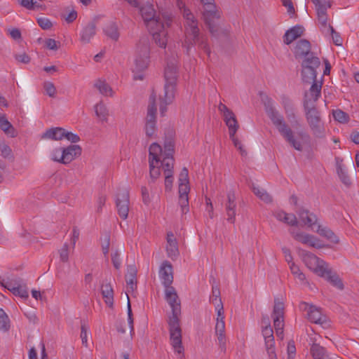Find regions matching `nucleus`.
I'll return each instance as SVG.
<instances>
[{"label": "nucleus", "instance_id": "603ef678", "mask_svg": "<svg viewBox=\"0 0 359 359\" xmlns=\"http://www.w3.org/2000/svg\"><path fill=\"white\" fill-rule=\"evenodd\" d=\"M43 88L46 91V93L51 97H54L56 94V88L53 84V83L50 81H46L43 83Z\"/></svg>", "mask_w": 359, "mask_h": 359}, {"label": "nucleus", "instance_id": "72a5a7b5", "mask_svg": "<svg viewBox=\"0 0 359 359\" xmlns=\"http://www.w3.org/2000/svg\"><path fill=\"white\" fill-rule=\"evenodd\" d=\"M95 25L94 23H90L86 25L81 35V40L83 43H87L90 42V39L95 34Z\"/></svg>", "mask_w": 359, "mask_h": 359}, {"label": "nucleus", "instance_id": "9b49d317", "mask_svg": "<svg viewBox=\"0 0 359 359\" xmlns=\"http://www.w3.org/2000/svg\"><path fill=\"white\" fill-rule=\"evenodd\" d=\"M313 83L309 90L304 93V108L309 107H316V102L318 100L321 94L322 82L317 81L316 79L311 81Z\"/></svg>", "mask_w": 359, "mask_h": 359}, {"label": "nucleus", "instance_id": "6e6552de", "mask_svg": "<svg viewBox=\"0 0 359 359\" xmlns=\"http://www.w3.org/2000/svg\"><path fill=\"white\" fill-rule=\"evenodd\" d=\"M308 124L314 135L318 137L323 136L324 128L320 112L316 107L304 108Z\"/></svg>", "mask_w": 359, "mask_h": 359}, {"label": "nucleus", "instance_id": "393cba45", "mask_svg": "<svg viewBox=\"0 0 359 359\" xmlns=\"http://www.w3.org/2000/svg\"><path fill=\"white\" fill-rule=\"evenodd\" d=\"M166 251L169 257L173 259L179 254L177 243L172 232L167 234Z\"/></svg>", "mask_w": 359, "mask_h": 359}, {"label": "nucleus", "instance_id": "4d7b16f0", "mask_svg": "<svg viewBox=\"0 0 359 359\" xmlns=\"http://www.w3.org/2000/svg\"><path fill=\"white\" fill-rule=\"evenodd\" d=\"M327 31L330 32L331 33V35H332V39H333V41L334 43H335V45L337 46H340L341 45V43H342V39L339 35V33H337L334 29V28L332 27V26L331 25H328L327 27Z\"/></svg>", "mask_w": 359, "mask_h": 359}, {"label": "nucleus", "instance_id": "052dcab7", "mask_svg": "<svg viewBox=\"0 0 359 359\" xmlns=\"http://www.w3.org/2000/svg\"><path fill=\"white\" fill-rule=\"evenodd\" d=\"M163 156H172L174 152V144L169 140L164 144Z\"/></svg>", "mask_w": 359, "mask_h": 359}, {"label": "nucleus", "instance_id": "4be33fe9", "mask_svg": "<svg viewBox=\"0 0 359 359\" xmlns=\"http://www.w3.org/2000/svg\"><path fill=\"white\" fill-rule=\"evenodd\" d=\"M311 52V46L306 39H301L298 41L294 49V55L296 59H303L308 57Z\"/></svg>", "mask_w": 359, "mask_h": 359}, {"label": "nucleus", "instance_id": "f03ea898", "mask_svg": "<svg viewBox=\"0 0 359 359\" xmlns=\"http://www.w3.org/2000/svg\"><path fill=\"white\" fill-rule=\"evenodd\" d=\"M264 107L266 115L285 140L294 149L302 151V143L295 139L294 132L285 121L283 116L273 106L271 99L269 98L264 103Z\"/></svg>", "mask_w": 359, "mask_h": 359}, {"label": "nucleus", "instance_id": "f8f14e48", "mask_svg": "<svg viewBox=\"0 0 359 359\" xmlns=\"http://www.w3.org/2000/svg\"><path fill=\"white\" fill-rule=\"evenodd\" d=\"M299 307L300 309L306 312V318L310 322L320 325L326 322V317L323 315L319 308L306 302L301 303Z\"/></svg>", "mask_w": 359, "mask_h": 359}, {"label": "nucleus", "instance_id": "c756f323", "mask_svg": "<svg viewBox=\"0 0 359 359\" xmlns=\"http://www.w3.org/2000/svg\"><path fill=\"white\" fill-rule=\"evenodd\" d=\"M330 7V4H324L318 6H316L318 19L322 27L325 29L327 27V10Z\"/></svg>", "mask_w": 359, "mask_h": 359}, {"label": "nucleus", "instance_id": "7c9ffc66", "mask_svg": "<svg viewBox=\"0 0 359 359\" xmlns=\"http://www.w3.org/2000/svg\"><path fill=\"white\" fill-rule=\"evenodd\" d=\"M94 109L95 114L100 120L102 122H107L109 110L107 106L102 102H100L95 105Z\"/></svg>", "mask_w": 359, "mask_h": 359}, {"label": "nucleus", "instance_id": "680f3d73", "mask_svg": "<svg viewBox=\"0 0 359 359\" xmlns=\"http://www.w3.org/2000/svg\"><path fill=\"white\" fill-rule=\"evenodd\" d=\"M37 22L43 29H50L53 26L51 21L46 18H38Z\"/></svg>", "mask_w": 359, "mask_h": 359}, {"label": "nucleus", "instance_id": "774afa93", "mask_svg": "<svg viewBox=\"0 0 359 359\" xmlns=\"http://www.w3.org/2000/svg\"><path fill=\"white\" fill-rule=\"evenodd\" d=\"M41 138L56 140V128H53L47 130L42 135Z\"/></svg>", "mask_w": 359, "mask_h": 359}, {"label": "nucleus", "instance_id": "412c9836", "mask_svg": "<svg viewBox=\"0 0 359 359\" xmlns=\"http://www.w3.org/2000/svg\"><path fill=\"white\" fill-rule=\"evenodd\" d=\"M203 17L205 25H207L209 32L215 35L217 34L218 29L214 23L215 19H219L220 14L217 9L212 11H203Z\"/></svg>", "mask_w": 359, "mask_h": 359}, {"label": "nucleus", "instance_id": "7ed1b4c3", "mask_svg": "<svg viewBox=\"0 0 359 359\" xmlns=\"http://www.w3.org/2000/svg\"><path fill=\"white\" fill-rule=\"evenodd\" d=\"M177 77V67L173 63L168 64L164 73L165 83L163 95L159 96L160 112L162 116H164L167 111L166 106L170 104L175 99Z\"/></svg>", "mask_w": 359, "mask_h": 359}, {"label": "nucleus", "instance_id": "3c124183", "mask_svg": "<svg viewBox=\"0 0 359 359\" xmlns=\"http://www.w3.org/2000/svg\"><path fill=\"white\" fill-rule=\"evenodd\" d=\"M226 125L227 126V127L229 128V136H233V135H236V133L239 128V125L236 120V116L233 118L231 119L228 122V123H226Z\"/></svg>", "mask_w": 359, "mask_h": 359}, {"label": "nucleus", "instance_id": "c03bdc74", "mask_svg": "<svg viewBox=\"0 0 359 359\" xmlns=\"http://www.w3.org/2000/svg\"><path fill=\"white\" fill-rule=\"evenodd\" d=\"M10 328V321L5 311L0 309V330L6 332Z\"/></svg>", "mask_w": 359, "mask_h": 359}, {"label": "nucleus", "instance_id": "bf43d9fd", "mask_svg": "<svg viewBox=\"0 0 359 359\" xmlns=\"http://www.w3.org/2000/svg\"><path fill=\"white\" fill-rule=\"evenodd\" d=\"M128 322L130 327V334H132L134 332V327H133V312L131 309V305L129 300V297H128Z\"/></svg>", "mask_w": 359, "mask_h": 359}, {"label": "nucleus", "instance_id": "39448f33", "mask_svg": "<svg viewBox=\"0 0 359 359\" xmlns=\"http://www.w3.org/2000/svg\"><path fill=\"white\" fill-rule=\"evenodd\" d=\"M149 45L147 38H142L137 44V49L135 55V67L133 69L134 72L135 80H142L144 76L142 74H139L144 71L149 65Z\"/></svg>", "mask_w": 359, "mask_h": 359}, {"label": "nucleus", "instance_id": "473e14b6", "mask_svg": "<svg viewBox=\"0 0 359 359\" xmlns=\"http://www.w3.org/2000/svg\"><path fill=\"white\" fill-rule=\"evenodd\" d=\"M174 162L173 156H163L161 159L159 165L162 167L164 175L173 173Z\"/></svg>", "mask_w": 359, "mask_h": 359}, {"label": "nucleus", "instance_id": "b1692460", "mask_svg": "<svg viewBox=\"0 0 359 359\" xmlns=\"http://www.w3.org/2000/svg\"><path fill=\"white\" fill-rule=\"evenodd\" d=\"M304 32V28L301 25H296L288 29L283 36V41L289 45L297 38L300 37Z\"/></svg>", "mask_w": 359, "mask_h": 359}, {"label": "nucleus", "instance_id": "f704fd0d", "mask_svg": "<svg viewBox=\"0 0 359 359\" xmlns=\"http://www.w3.org/2000/svg\"><path fill=\"white\" fill-rule=\"evenodd\" d=\"M320 260V258L311 252H306L303 256V262L309 269L313 271L319 264Z\"/></svg>", "mask_w": 359, "mask_h": 359}, {"label": "nucleus", "instance_id": "a878e982", "mask_svg": "<svg viewBox=\"0 0 359 359\" xmlns=\"http://www.w3.org/2000/svg\"><path fill=\"white\" fill-rule=\"evenodd\" d=\"M101 293L105 304L110 308L114 305V290L110 283H103L101 286Z\"/></svg>", "mask_w": 359, "mask_h": 359}, {"label": "nucleus", "instance_id": "dca6fc26", "mask_svg": "<svg viewBox=\"0 0 359 359\" xmlns=\"http://www.w3.org/2000/svg\"><path fill=\"white\" fill-rule=\"evenodd\" d=\"M291 234L296 241L310 247L318 249L326 247V245L322 243L320 239L313 235L303 232H295L294 231H291Z\"/></svg>", "mask_w": 359, "mask_h": 359}, {"label": "nucleus", "instance_id": "f257e3e1", "mask_svg": "<svg viewBox=\"0 0 359 359\" xmlns=\"http://www.w3.org/2000/svg\"><path fill=\"white\" fill-rule=\"evenodd\" d=\"M165 297L172 310V314L169 316L168 319L170 343L175 351L181 354L184 352V347L182 343V329L180 327V299L172 286L165 287Z\"/></svg>", "mask_w": 359, "mask_h": 359}, {"label": "nucleus", "instance_id": "8fccbe9b", "mask_svg": "<svg viewBox=\"0 0 359 359\" xmlns=\"http://www.w3.org/2000/svg\"><path fill=\"white\" fill-rule=\"evenodd\" d=\"M12 293L15 296H19L24 299H27L29 297L26 287L22 286V285H19L18 287L12 288Z\"/></svg>", "mask_w": 359, "mask_h": 359}, {"label": "nucleus", "instance_id": "c85d7f7f", "mask_svg": "<svg viewBox=\"0 0 359 359\" xmlns=\"http://www.w3.org/2000/svg\"><path fill=\"white\" fill-rule=\"evenodd\" d=\"M0 128L7 135L14 137L17 133L12 124L8 121L5 114H0Z\"/></svg>", "mask_w": 359, "mask_h": 359}, {"label": "nucleus", "instance_id": "ddd939ff", "mask_svg": "<svg viewBox=\"0 0 359 359\" xmlns=\"http://www.w3.org/2000/svg\"><path fill=\"white\" fill-rule=\"evenodd\" d=\"M171 19L168 18L165 22H162L163 27L160 26H154V29H149L152 35L153 39L156 43L161 48H165L167 44V32L165 27H169L171 23Z\"/></svg>", "mask_w": 359, "mask_h": 359}, {"label": "nucleus", "instance_id": "37998d69", "mask_svg": "<svg viewBox=\"0 0 359 359\" xmlns=\"http://www.w3.org/2000/svg\"><path fill=\"white\" fill-rule=\"evenodd\" d=\"M337 172L338 174L339 177L343 184L346 186L348 187L351 185V180L347 173L345 172L342 165L341 164H338L337 166Z\"/></svg>", "mask_w": 359, "mask_h": 359}, {"label": "nucleus", "instance_id": "9d476101", "mask_svg": "<svg viewBox=\"0 0 359 359\" xmlns=\"http://www.w3.org/2000/svg\"><path fill=\"white\" fill-rule=\"evenodd\" d=\"M116 205L120 217L126 219L130 209V194L127 189L123 188L118 190L116 197Z\"/></svg>", "mask_w": 359, "mask_h": 359}, {"label": "nucleus", "instance_id": "aec40b11", "mask_svg": "<svg viewBox=\"0 0 359 359\" xmlns=\"http://www.w3.org/2000/svg\"><path fill=\"white\" fill-rule=\"evenodd\" d=\"M236 196L233 191L227 193V201L225 204V211L226 214V219L231 224H234L236 221Z\"/></svg>", "mask_w": 359, "mask_h": 359}, {"label": "nucleus", "instance_id": "a19ab883", "mask_svg": "<svg viewBox=\"0 0 359 359\" xmlns=\"http://www.w3.org/2000/svg\"><path fill=\"white\" fill-rule=\"evenodd\" d=\"M149 175L150 178L152 182H154L156 179H158L161 175L160 172V165L159 164H156L155 162H154V160L149 161Z\"/></svg>", "mask_w": 359, "mask_h": 359}, {"label": "nucleus", "instance_id": "6e6d98bb", "mask_svg": "<svg viewBox=\"0 0 359 359\" xmlns=\"http://www.w3.org/2000/svg\"><path fill=\"white\" fill-rule=\"evenodd\" d=\"M181 13L185 20L184 23H189L197 20L194 14L187 7L181 11Z\"/></svg>", "mask_w": 359, "mask_h": 359}, {"label": "nucleus", "instance_id": "5fc2aeb1", "mask_svg": "<svg viewBox=\"0 0 359 359\" xmlns=\"http://www.w3.org/2000/svg\"><path fill=\"white\" fill-rule=\"evenodd\" d=\"M215 303H217L216 305H215V310L217 311V318H216V321H223L224 319V307H223V304H222V302H218V299L216 300Z\"/></svg>", "mask_w": 359, "mask_h": 359}, {"label": "nucleus", "instance_id": "e433bc0d", "mask_svg": "<svg viewBox=\"0 0 359 359\" xmlns=\"http://www.w3.org/2000/svg\"><path fill=\"white\" fill-rule=\"evenodd\" d=\"M105 34L114 41H117L119 37L118 27L116 23L111 22L108 23L104 29Z\"/></svg>", "mask_w": 359, "mask_h": 359}, {"label": "nucleus", "instance_id": "c9c22d12", "mask_svg": "<svg viewBox=\"0 0 359 359\" xmlns=\"http://www.w3.org/2000/svg\"><path fill=\"white\" fill-rule=\"evenodd\" d=\"M318 264L313 271L319 276L326 278V276H328L332 271V269L329 268L328 264L323 259H320Z\"/></svg>", "mask_w": 359, "mask_h": 359}, {"label": "nucleus", "instance_id": "20e7f679", "mask_svg": "<svg viewBox=\"0 0 359 359\" xmlns=\"http://www.w3.org/2000/svg\"><path fill=\"white\" fill-rule=\"evenodd\" d=\"M198 24V20L189 23H184V40L183 46L186 48L187 53L189 54L190 49L198 44V47L203 49L209 56L210 50L207 43V38L201 34Z\"/></svg>", "mask_w": 359, "mask_h": 359}, {"label": "nucleus", "instance_id": "4c0bfd02", "mask_svg": "<svg viewBox=\"0 0 359 359\" xmlns=\"http://www.w3.org/2000/svg\"><path fill=\"white\" fill-rule=\"evenodd\" d=\"M94 86L100 91L101 94L103 95H109L111 96L113 95V91L111 88L109 86L105 81L103 80H97L94 84Z\"/></svg>", "mask_w": 359, "mask_h": 359}, {"label": "nucleus", "instance_id": "0e129e2a", "mask_svg": "<svg viewBox=\"0 0 359 359\" xmlns=\"http://www.w3.org/2000/svg\"><path fill=\"white\" fill-rule=\"evenodd\" d=\"M212 295L210 297V302L216 305L217 303H215L216 300L218 299V302H222V299L220 298V290L218 288L217 286H213L212 289Z\"/></svg>", "mask_w": 359, "mask_h": 359}, {"label": "nucleus", "instance_id": "864d4df0", "mask_svg": "<svg viewBox=\"0 0 359 359\" xmlns=\"http://www.w3.org/2000/svg\"><path fill=\"white\" fill-rule=\"evenodd\" d=\"M60 259L62 262H67L69 260V245L65 243L62 248L59 250Z\"/></svg>", "mask_w": 359, "mask_h": 359}, {"label": "nucleus", "instance_id": "5701e85b", "mask_svg": "<svg viewBox=\"0 0 359 359\" xmlns=\"http://www.w3.org/2000/svg\"><path fill=\"white\" fill-rule=\"evenodd\" d=\"M137 270L135 266H129L128 267V274L126 276V281L127 283L126 295L128 297V292H133L137 287Z\"/></svg>", "mask_w": 359, "mask_h": 359}, {"label": "nucleus", "instance_id": "69168bd1", "mask_svg": "<svg viewBox=\"0 0 359 359\" xmlns=\"http://www.w3.org/2000/svg\"><path fill=\"white\" fill-rule=\"evenodd\" d=\"M111 262L116 269H119L121 266L120 253L118 250L111 254Z\"/></svg>", "mask_w": 359, "mask_h": 359}, {"label": "nucleus", "instance_id": "338daca9", "mask_svg": "<svg viewBox=\"0 0 359 359\" xmlns=\"http://www.w3.org/2000/svg\"><path fill=\"white\" fill-rule=\"evenodd\" d=\"M189 183H179V196H188L190 191Z\"/></svg>", "mask_w": 359, "mask_h": 359}, {"label": "nucleus", "instance_id": "423d86ee", "mask_svg": "<svg viewBox=\"0 0 359 359\" xmlns=\"http://www.w3.org/2000/svg\"><path fill=\"white\" fill-rule=\"evenodd\" d=\"M320 65V59L314 53L303 58L301 63L302 80L306 83H311V81H314L317 75L316 69Z\"/></svg>", "mask_w": 359, "mask_h": 359}, {"label": "nucleus", "instance_id": "09e8293b", "mask_svg": "<svg viewBox=\"0 0 359 359\" xmlns=\"http://www.w3.org/2000/svg\"><path fill=\"white\" fill-rule=\"evenodd\" d=\"M178 203L182 214H187L189 211L188 196H179Z\"/></svg>", "mask_w": 359, "mask_h": 359}, {"label": "nucleus", "instance_id": "f3484780", "mask_svg": "<svg viewBox=\"0 0 359 359\" xmlns=\"http://www.w3.org/2000/svg\"><path fill=\"white\" fill-rule=\"evenodd\" d=\"M281 104L283 107L287 119L293 123V126L295 127L301 126V124L297 118L296 109L292 100L288 97L282 95Z\"/></svg>", "mask_w": 359, "mask_h": 359}, {"label": "nucleus", "instance_id": "a211bd4d", "mask_svg": "<svg viewBox=\"0 0 359 359\" xmlns=\"http://www.w3.org/2000/svg\"><path fill=\"white\" fill-rule=\"evenodd\" d=\"M81 154V148L77 144H72L62 148L60 163L68 164Z\"/></svg>", "mask_w": 359, "mask_h": 359}, {"label": "nucleus", "instance_id": "79ce46f5", "mask_svg": "<svg viewBox=\"0 0 359 359\" xmlns=\"http://www.w3.org/2000/svg\"><path fill=\"white\" fill-rule=\"evenodd\" d=\"M22 280L20 278L7 279L1 281V285L12 292V288L18 287L21 285Z\"/></svg>", "mask_w": 359, "mask_h": 359}, {"label": "nucleus", "instance_id": "58836bf2", "mask_svg": "<svg viewBox=\"0 0 359 359\" xmlns=\"http://www.w3.org/2000/svg\"><path fill=\"white\" fill-rule=\"evenodd\" d=\"M325 280L328 281L332 285L340 290H342L344 288L342 280L339 278L336 272L332 271L328 275V276H326Z\"/></svg>", "mask_w": 359, "mask_h": 359}, {"label": "nucleus", "instance_id": "de8ad7c7", "mask_svg": "<svg viewBox=\"0 0 359 359\" xmlns=\"http://www.w3.org/2000/svg\"><path fill=\"white\" fill-rule=\"evenodd\" d=\"M0 151L4 158L11 160L13 159L11 147L4 142H0Z\"/></svg>", "mask_w": 359, "mask_h": 359}, {"label": "nucleus", "instance_id": "a18cd8bd", "mask_svg": "<svg viewBox=\"0 0 359 359\" xmlns=\"http://www.w3.org/2000/svg\"><path fill=\"white\" fill-rule=\"evenodd\" d=\"M332 114L334 120L339 123H345L349 120L348 114L341 109L333 110Z\"/></svg>", "mask_w": 359, "mask_h": 359}, {"label": "nucleus", "instance_id": "cd10ccee", "mask_svg": "<svg viewBox=\"0 0 359 359\" xmlns=\"http://www.w3.org/2000/svg\"><path fill=\"white\" fill-rule=\"evenodd\" d=\"M316 231L321 236L325 237L326 239L330 241L334 244H337L339 242L338 237L334 233L327 227H323L320 225H318Z\"/></svg>", "mask_w": 359, "mask_h": 359}, {"label": "nucleus", "instance_id": "e2e57ef3", "mask_svg": "<svg viewBox=\"0 0 359 359\" xmlns=\"http://www.w3.org/2000/svg\"><path fill=\"white\" fill-rule=\"evenodd\" d=\"M165 189L166 191H170L173 184V173L165 174Z\"/></svg>", "mask_w": 359, "mask_h": 359}, {"label": "nucleus", "instance_id": "49530a36", "mask_svg": "<svg viewBox=\"0 0 359 359\" xmlns=\"http://www.w3.org/2000/svg\"><path fill=\"white\" fill-rule=\"evenodd\" d=\"M290 269L291 271V273L296 277L297 278L299 281H301L302 283H306V276L304 273H302L301 271V270L299 269V267L296 265L294 263H292L290 264Z\"/></svg>", "mask_w": 359, "mask_h": 359}, {"label": "nucleus", "instance_id": "ea45409f", "mask_svg": "<svg viewBox=\"0 0 359 359\" xmlns=\"http://www.w3.org/2000/svg\"><path fill=\"white\" fill-rule=\"evenodd\" d=\"M219 111L222 114L225 123L233 118L236 116L232 110L229 109L225 104L220 103L218 106Z\"/></svg>", "mask_w": 359, "mask_h": 359}, {"label": "nucleus", "instance_id": "13d9d810", "mask_svg": "<svg viewBox=\"0 0 359 359\" xmlns=\"http://www.w3.org/2000/svg\"><path fill=\"white\" fill-rule=\"evenodd\" d=\"M215 335L217 336L218 344L221 351L225 353L226 350V337L225 333L215 334Z\"/></svg>", "mask_w": 359, "mask_h": 359}, {"label": "nucleus", "instance_id": "6ab92c4d", "mask_svg": "<svg viewBox=\"0 0 359 359\" xmlns=\"http://www.w3.org/2000/svg\"><path fill=\"white\" fill-rule=\"evenodd\" d=\"M159 277L165 287H170L173 282L172 266L168 261H163L159 269Z\"/></svg>", "mask_w": 359, "mask_h": 359}, {"label": "nucleus", "instance_id": "1a4fd4ad", "mask_svg": "<svg viewBox=\"0 0 359 359\" xmlns=\"http://www.w3.org/2000/svg\"><path fill=\"white\" fill-rule=\"evenodd\" d=\"M141 15L149 29H154V26L163 27V21L159 17H156L154 5L149 2L144 3L142 5L137 2Z\"/></svg>", "mask_w": 359, "mask_h": 359}, {"label": "nucleus", "instance_id": "bb28decb", "mask_svg": "<svg viewBox=\"0 0 359 359\" xmlns=\"http://www.w3.org/2000/svg\"><path fill=\"white\" fill-rule=\"evenodd\" d=\"M163 157V151L161 147L157 143H153L149 147V161L154 160V162L158 165Z\"/></svg>", "mask_w": 359, "mask_h": 359}, {"label": "nucleus", "instance_id": "0eeeda50", "mask_svg": "<svg viewBox=\"0 0 359 359\" xmlns=\"http://www.w3.org/2000/svg\"><path fill=\"white\" fill-rule=\"evenodd\" d=\"M156 93L152 92L149 97L147 114L145 118L144 131L147 137H154L156 132Z\"/></svg>", "mask_w": 359, "mask_h": 359}, {"label": "nucleus", "instance_id": "4468645a", "mask_svg": "<svg viewBox=\"0 0 359 359\" xmlns=\"http://www.w3.org/2000/svg\"><path fill=\"white\" fill-rule=\"evenodd\" d=\"M262 332L264 339L265 349L269 359H278L272 327H263Z\"/></svg>", "mask_w": 359, "mask_h": 359}, {"label": "nucleus", "instance_id": "2f4dec72", "mask_svg": "<svg viewBox=\"0 0 359 359\" xmlns=\"http://www.w3.org/2000/svg\"><path fill=\"white\" fill-rule=\"evenodd\" d=\"M313 359H330L325 348L318 344H313L311 348Z\"/></svg>", "mask_w": 359, "mask_h": 359}, {"label": "nucleus", "instance_id": "2eb2a0df", "mask_svg": "<svg viewBox=\"0 0 359 359\" xmlns=\"http://www.w3.org/2000/svg\"><path fill=\"white\" fill-rule=\"evenodd\" d=\"M275 330H284V304L278 298L274 299L272 313Z\"/></svg>", "mask_w": 359, "mask_h": 359}]
</instances>
